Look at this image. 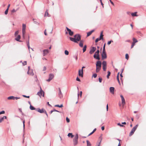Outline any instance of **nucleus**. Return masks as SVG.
I'll return each mask as SVG.
<instances>
[{"mask_svg":"<svg viewBox=\"0 0 146 146\" xmlns=\"http://www.w3.org/2000/svg\"><path fill=\"white\" fill-rule=\"evenodd\" d=\"M69 38L70 40L78 43V41L81 40V36L79 34H76L74 36V38L70 37Z\"/></svg>","mask_w":146,"mask_h":146,"instance_id":"nucleus-1","label":"nucleus"},{"mask_svg":"<svg viewBox=\"0 0 146 146\" xmlns=\"http://www.w3.org/2000/svg\"><path fill=\"white\" fill-rule=\"evenodd\" d=\"M78 135L76 134L73 140V144L74 145L76 146L77 145L78 143Z\"/></svg>","mask_w":146,"mask_h":146,"instance_id":"nucleus-2","label":"nucleus"},{"mask_svg":"<svg viewBox=\"0 0 146 146\" xmlns=\"http://www.w3.org/2000/svg\"><path fill=\"white\" fill-rule=\"evenodd\" d=\"M99 52L100 51L99 50H97L95 52V53L94 55V57L95 58L98 60H99L100 59L99 55Z\"/></svg>","mask_w":146,"mask_h":146,"instance_id":"nucleus-3","label":"nucleus"},{"mask_svg":"<svg viewBox=\"0 0 146 146\" xmlns=\"http://www.w3.org/2000/svg\"><path fill=\"white\" fill-rule=\"evenodd\" d=\"M37 94L38 95L40 98L42 96L43 97L44 96V92L42 90L41 87H40V91L38 92Z\"/></svg>","mask_w":146,"mask_h":146,"instance_id":"nucleus-4","label":"nucleus"},{"mask_svg":"<svg viewBox=\"0 0 146 146\" xmlns=\"http://www.w3.org/2000/svg\"><path fill=\"white\" fill-rule=\"evenodd\" d=\"M49 77L48 79L46 80V81L48 82H49L54 77V74H49Z\"/></svg>","mask_w":146,"mask_h":146,"instance_id":"nucleus-5","label":"nucleus"},{"mask_svg":"<svg viewBox=\"0 0 146 146\" xmlns=\"http://www.w3.org/2000/svg\"><path fill=\"white\" fill-rule=\"evenodd\" d=\"M102 56L103 60L107 58V55L106 51H102Z\"/></svg>","mask_w":146,"mask_h":146,"instance_id":"nucleus-6","label":"nucleus"},{"mask_svg":"<svg viewBox=\"0 0 146 146\" xmlns=\"http://www.w3.org/2000/svg\"><path fill=\"white\" fill-rule=\"evenodd\" d=\"M96 48L94 47H93L90 49L89 52V53L90 54H92L96 50Z\"/></svg>","mask_w":146,"mask_h":146,"instance_id":"nucleus-7","label":"nucleus"},{"mask_svg":"<svg viewBox=\"0 0 146 146\" xmlns=\"http://www.w3.org/2000/svg\"><path fill=\"white\" fill-rule=\"evenodd\" d=\"M58 90H59V92L58 94V97L60 98L61 99L63 98V94L62 93L60 89V88H58Z\"/></svg>","mask_w":146,"mask_h":146,"instance_id":"nucleus-8","label":"nucleus"},{"mask_svg":"<svg viewBox=\"0 0 146 146\" xmlns=\"http://www.w3.org/2000/svg\"><path fill=\"white\" fill-rule=\"evenodd\" d=\"M78 74L79 76L81 77H82L83 76V70L81 69L79 70L78 71Z\"/></svg>","mask_w":146,"mask_h":146,"instance_id":"nucleus-9","label":"nucleus"},{"mask_svg":"<svg viewBox=\"0 0 146 146\" xmlns=\"http://www.w3.org/2000/svg\"><path fill=\"white\" fill-rule=\"evenodd\" d=\"M26 28V25L24 24L22 25V33H25V29Z\"/></svg>","mask_w":146,"mask_h":146,"instance_id":"nucleus-10","label":"nucleus"},{"mask_svg":"<svg viewBox=\"0 0 146 146\" xmlns=\"http://www.w3.org/2000/svg\"><path fill=\"white\" fill-rule=\"evenodd\" d=\"M66 29L70 35L72 36L73 35V32L70 29H69L67 27H66Z\"/></svg>","mask_w":146,"mask_h":146,"instance_id":"nucleus-11","label":"nucleus"},{"mask_svg":"<svg viewBox=\"0 0 146 146\" xmlns=\"http://www.w3.org/2000/svg\"><path fill=\"white\" fill-rule=\"evenodd\" d=\"M120 97L121 99L122 103L123 106L125 104V99L123 96L122 95H120Z\"/></svg>","mask_w":146,"mask_h":146,"instance_id":"nucleus-12","label":"nucleus"},{"mask_svg":"<svg viewBox=\"0 0 146 146\" xmlns=\"http://www.w3.org/2000/svg\"><path fill=\"white\" fill-rule=\"evenodd\" d=\"M30 66H28V67L29 70L27 72V74L29 75H31L33 76L34 75V73H33V71L31 70L30 71Z\"/></svg>","mask_w":146,"mask_h":146,"instance_id":"nucleus-13","label":"nucleus"},{"mask_svg":"<svg viewBox=\"0 0 146 146\" xmlns=\"http://www.w3.org/2000/svg\"><path fill=\"white\" fill-rule=\"evenodd\" d=\"M49 50L48 49H45L43 50V56H45L49 52Z\"/></svg>","mask_w":146,"mask_h":146,"instance_id":"nucleus-14","label":"nucleus"},{"mask_svg":"<svg viewBox=\"0 0 146 146\" xmlns=\"http://www.w3.org/2000/svg\"><path fill=\"white\" fill-rule=\"evenodd\" d=\"M102 63L100 61H98L97 62L96 64V67H101Z\"/></svg>","mask_w":146,"mask_h":146,"instance_id":"nucleus-15","label":"nucleus"},{"mask_svg":"<svg viewBox=\"0 0 146 146\" xmlns=\"http://www.w3.org/2000/svg\"><path fill=\"white\" fill-rule=\"evenodd\" d=\"M114 88L113 87H110V92L113 94L114 93Z\"/></svg>","mask_w":146,"mask_h":146,"instance_id":"nucleus-16","label":"nucleus"},{"mask_svg":"<svg viewBox=\"0 0 146 146\" xmlns=\"http://www.w3.org/2000/svg\"><path fill=\"white\" fill-rule=\"evenodd\" d=\"M44 110L43 109L41 110L40 108H38L37 109L36 111L40 113H42L44 112Z\"/></svg>","mask_w":146,"mask_h":146,"instance_id":"nucleus-17","label":"nucleus"},{"mask_svg":"<svg viewBox=\"0 0 146 146\" xmlns=\"http://www.w3.org/2000/svg\"><path fill=\"white\" fill-rule=\"evenodd\" d=\"M80 41V43H79V46L80 47H83V43L84 42V41L83 40H81Z\"/></svg>","mask_w":146,"mask_h":146,"instance_id":"nucleus-18","label":"nucleus"},{"mask_svg":"<svg viewBox=\"0 0 146 146\" xmlns=\"http://www.w3.org/2000/svg\"><path fill=\"white\" fill-rule=\"evenodd\" d=\"M138 125L137 124L134 127H133V128L131 130L133 131L134 132H135L136 129H137L138 126Z\"/></svg>","mask_w":146,"mask_h":146,"instance_id":"nucleus-19","label":"nucleus"},{"mask_svg":"<svg viewBox=\"0 0 146 146\" xmlns=\"http://www.w3.org/2000/svg\"><path fill=\"white\" fill-rule=\"evenodd\" d=\"M20 38H21L20 36L19 35H18L17 38H16L15 39L16 40H17L18 41L21 42V40H19L20 39Z\"/></svg>","mask_w":146,"mask_h":146,"instance_id":"nucleus-20","label":"nucleus"},{"mask_svg":"<svg viewBox=\"0 0 146 146\" xmlns=\"http://www.w3.org/2000/svg\"><path fill=\"white\" fill-rule=\"evenodd\" d=\"M44 16L45 17H50V16L49 15L48 13V10L47 9L46 11L45 12V13L44 14Z\"/></svg>","mask_w":146,"mask_h":146,"instance_id":"nucleus-21","label":"nucleus"},{"mask_svg":"<svg viewBox=\"0 0 146 146\" xmlns=\"http://www.w3.org/2000/svg\"><path fill=\"white\" fill-rule=\"evenodd\" d=\"M94 31V30H93L91 31H89V32L87 33V36H90L92 33Z\"/></svg>","mask_w":146,"mask_h":146,"instance_id":"nucleus-22","label":"nucleus"},{"mask_svg":"<svg viewBox=\"0 0 146 146\" xmlns=\"http://www.w3.org/2000/svg\"><path fill=\"white\" fill-rule=\"evenodd\" d=\"M101 67H96V72L98 73L99 72L101 69Z\"/></svg>","mask_w":146,"mask_h":146,"instance_id":"nucleus-23","label":"nucleus"},{"mask_svg":"<svg viewBox=\"0 0 146 146\" xmlns=\"http://www.w3.org/2000/svg\"><path fill=\"white\" fill-rule=\"evenodd\" d=\"M7 117L5 116H4L2 117H1L0 118V123L2 122L4 119H6Z\"/></svg>","mask_w":146,"mask_h":146,"instance_id":"nucleus-24","label":"nucleus"},{"mask_svg":"<svg viewBox=\"0 0 146 146\" xmlns=\"http://www.w3.org/2000/svg\"><path fill=\"white\" fill-rule=\"evenodd\" d=\"M68 136L69 137H70L71 138H73L74 136V135H73L72 133H68Z\"/></svg>","mask_w":146,"mask_h":146,"instance_id":"nucleus-25","label":"nucleus"},{"mask_svg":"<svg viewBox=\"0 0 146 146\" xmlns=\"http://www.w3.org/2000/svg\"><path fill=\"white\" fill-rule=\"evenodd\" d=\"M103 32L102 31L100 34V37L99 38L100 39V40H103Z\"/></svg>","mask_w":146,"mask_h":146,"instance_id":"nucleus-26","label":"nucleus"},{"mask_svg":"<svg viewBox=\"0 0 146 146\" xmlns=\"http://www.w3.org/2000/svg\"><path fill=\"white\" fill-rule=\"evenodd\" d=\"M102 66H106L107 63L106 61H103L102 62Z\"/></svg>","mask_w":146,"mask_h":146,"instance_id":"nucleus-27","label":"nucleus"},{"mask_svg":"<svg viewBox=\"0 0 146 146\" xmlns=\"http://www.w3.org/2000/svg\"><path fill=\"white\" fill-rule=\"evenodd\" d=\"M8 99V100H15V97L13 96H11L8 97L7 98Z\"/></svg>","mask_w":146,"mask_h":146,"instance_id":"nucleus-28","label":"nucleus"},{"mask_svg":"<svg viewBox=\"0 0 146 146\" xmlns=\"http://www.w3.org/2000/svg\"><path fill=\"white\" fill-rule=\"evenodd\" d=\"M137 12H135L134 13H131V16L132 17H134V16H137Z\"/></svg>","mask_w":146,"mask_h":146,"instance_id":"nucleus-29","label":"nucleus"},{"mask_svg":"<svg viewBox=\"0 0 146 146\" xmlns=\"http://www.w3.org/2000/svg\"><path fill=\"white\" fill-rule=\"evenodd\" d=\"M133 42L135 44L138 41V40L134 38H133Z\"/></svg>","mask_w":146,"mask_h":146,"instance_id":"nucleus-30","label":"nucleus"},{"mask_svg":"<svg viewBox=\"0 0 146 146\" xmlns=\"http://www.w3.org/2000/svg\"><path fill=\"white\" fill-rule=\"evenodd\" d=\"M86 47H87V46H86V45H85L84 46L83 49V52H84L86 51Z\"/></svg>","mask_w":146,"mask_h":146,"instance_id":"nucleus-31","label":"nucleus"},{"mask_svg":"<svg viewBox=\"0 0 146 146\" xmlns=\"http://www.w3.org/2000/svg\"><path fill=\"white\" fill-rule=\"evenodd\" d=\"M108 74L107 75V78L108 79L109 78V76H110L111 74V72H110L108 71Z\"/></svg>","mask_w":146,"mask_h":146,"instance_id":"nucleus-32","label":"nucleus"},{"mask_svg":"<svg viewBox=\"0 0 146 146\" xmlns=\"http://www.w3.org/2000/svg\"><path fill=\"white\" fill-rule=\"evenodd\" d=\"M30 109L31 110H34L36 109V108H34V107H33L31 105L30 106Z\"/></svg>","mask_w":146,"mask_h":146,"instance_id":"nucleus-33","label":"nucleus"},{"mask_svg":"<svg viewBox=\"0 0 146 146\" xmlns=\"http://www.w3.org/2000/svg\"><path fill=\"white\" fill-rule=\"evenodd\" d=\"M119 73L118 72V74H117V80L118 81V82L120 83V81L119 80Z\"/></svg>","mask_w":146,"mask_h":146,"instance_id":"nucleus-34","label":"nucleus"},{"mask_svg":"<svg viewBox=\"0 0 146 146\" xmlns=\"http://www.w3.org/2000/svg\"><path fill=\"white\" fill-rule=\"evenodd\" d=\"M86 142L87 143V146H91V144L88 140H87Z\"/></svg>","mask_w":146,"mask_h":146,"instance_id":"nucleus-35","label":"nucleus"},{"mask_svg":"<svg viewBox=\"0 0 146 146\" xmlns=\"http://www.w3.org/2000/svg\"><path fill=\"white\" fill-rule=\"evenodd\" d=\"M63 106L62 104H61L60 105H56L55 106V107H58L59 108H61Z\"/></svg>","mask_w":146,"mask_h":146,"instance_id":"nucleus-36","label":"nucleus"},{"mask_svg":"<svg viewBox=\"0 0 146 146\" xmlns=\"http://www.w3.org/2000/svg\"><path fill=\"white\" fill-rule=\"evenodd\" d=\"M64 53H65V55H68L69 54L68 51L66 50H65Z\"/></svg>","mask_w":146,"mask_h":146,"instance_id":"nucleus-37","label":"nucleus"},{"mask_svg":"<svg viewBox=\"0 0 146 146\" xmlns=\"http://www.w3.org/2000/svg\"><path fill=\"white\" fill-rule=\"evenodd\" d=\"M134 133V132L131 130V131L129 133V136H131Z\"/></svg>","mask_w":146,"mask_h":146,"instance_id":"nucleus-38","label":"nucleus"},{"mask_svg":"<svg viewBox=\"0 0 146 146\" xmlns=\"http://www.w3.org/2000/svg\"><path fill=\"white\" fill-rule=\"evenodd\" d=\"M117 125H118L120 127H125V126H124L123 125H122V124H121L120 123H117Z\"/></svg>","mask_w":146,"mask_h":146,"instance_id":"nucleus-39","label":"nucleus"},{"mask_svg":"<svg viewBox=\"0 0 146 146\" xmlns=\"http://www.w3.org/2000/svg\"><path fill=\"white\" fill-rule=\"evenodd\" d=\"M19 9H17L16 10H15L14 9H13L12 11H11V12L12 13H14L15 12H16V11H17Z\"/></svg>","mask_w":146,"mask_h":146,"instance_id":"nucleus-40","label":"nucleus"},{"mask_svg":"<svg viewBox=\"0 0 146 146\" xmlns=\"http://www.w3.org/2000/svg\"><path fill=\"white\" fill-rule=\"evenodd\" d=\"M105 45H106V43H105L103 47L102 51H106V50H105Z\"/></svg>","mask_w":146,"mask_h":146,"instance_id":"nucleus-41","label":"nucleus"},{"mask_svg":"<svg viewBox=\"0 0 146 146\" xmlns=\"http://www.w3.org/2000/svg\"><path fill=\"white\" fill-rule=\"evenodd\" d=\"M8 9H7L6 10L5 12V15H7L8 13Z\"/></svg>","mask_w":146,"mask_h":146,"instance_id":"nucleus-42","label":"nucleus"},{"mask_svg":"<svg viewBox=\"0 0 146 146\" xmlns=\"http://www.w3.org/2000/svg\"><path fill=\"white\" fill-rule=\"evenodd\" d=\"M129 56L128 54H125V58H126V59H127V60H128V59H129Z\"/></svg>","mask_w":146,"mask_h":146,"instance_id":"nucleus-43","label":"nucleus"},{"mask_svg":"<svg viewBox=\"0 0 146 146\" xmlns=\"http://www.w3.org/2000/svg\"><path fill=\"white\" fill-rule=\"evenodd\" d=\"M100 39L99 38H96L95 40V42H98L100 40Z\"/></svg>","mask_w":146,"mask_h":146,"instance_id":"nucleus-44","label":"nucleus"},{"mask_svg":"<svg viewBox=\"0 0 146 146\" xmlns=\"http://www.w3.org/2000/svg\"><path fill=\"white\" fill-rule=\"evenodd\" d=\"M102 68L104 71H105L106 69V66H102Z\"/></svg>","mask_w":146,"mask_h":146,"instance_id":"nucleus-45","label":"nucleus"},{"mask_svg":"<svg viewBox=\"0 0 146 146\" xmlns=\"http://www.w3.org/2000/svg\"><path fill=\"white\" fill-rule=\"evenodd\" d=\"M18 33H19V31H16L15 33V36H16V35H17L18 34Z\"/></svg>","mask_w":146,"mask_h":146,"instance_id":"nucleus-46","label":"nucleus"},{"mask_svg":"<svg viewBox=\"0 0 146 146\" xmlns=\"http://www.w3.org/2000/svg\"><path fill=\"white\" fill-rule=\"evenodd\" d=\"M113 40H111L110 41H109L108 42V45L110 44L111 42H112Z\"/></svg>","mask_w":146,"mask_h":146,"instance_id":"nucleus-47","label":"nucleus"},{"mask_svg":"<svg viewBox=\"0 0 146 146\" xmlns=\"http://www.w3.org/2000/svg\"><path fill=\"white\" fill-rule=\"evenodd\" d=\"M66 119L67 123H69L70 122V119L68 117L66 118Z\"/></svg>","mask_w":146,"mask_h":146,"instance_id":"nucleus-48","label":"nucleus"},{"mask_svg":"<svg viewBox=\"0 0 146 146\" xmlns=\"http://www.w3.org/2000/svg\"><path fill=\"white\" fill-rule=\"evenodd\" d=\"M44 113L46 114L47 117H48V115L46 111L45 110H44Z\"/></svg>","mask_w":146,"mask_h":146,"instance_id":"nucleus-49","label":"nucleus"},{"mask_svg":"<svg viewBox=\"0 0 146 146\" xmlns=\"http://www.w3.org/2000/svg\"><path fill=\"white\" fill-rule=\"evenodd\" d=\"M135 45V44L132 42L131 45V48H132L133 47V46Z\"/></svg>","mask_w":146,"mask_h":146,"instance_id":"nucleus-50","label":"nucleus"},{"mask_svg":"<svg viewBox=\"0 0 146 146\" xmlns=\"http://www.w3.org/2000/svg\"><path fill=\"white\" fill-rule=\"evenodd\" d=\"M93 76L94 78H96V77L97 76V74H94L93 75Z\"/></svg>","mask_w":146,"mask_h":146,"instance_id":"nucleus-51","label":"nucleus"},{"mask_svg":"<svg viewBox=\"0 0 146 146\" xmlns=\"http://www.w3.org/2000/svg\"><path fill=\"white\" fill-rule=\"evenodd\" d=\"M99 82H101L102 80V79L101 78H99L98 79Z\"/></svg>","mask_w":146,"mask_h":146,"instance_id":"nucleus-52","label":"nucleus"},{"mask_svg":"<svg viewBox=\"0 0 146 146\" xmlns=\"http://www.w3.org/2000/svg\"><path fill=\"white\" fill-rule=\"evenodd\" d=\"M5 113V111H2L1 112H0V115L2 114H4Z\"/></svg>","mask_w":146,"mask_h":146,"instance_id":"nucleus-53","label":"nucleus"},{"mask_svg":"<svg viewBox=\"0 0 146 146\" xmlns=\"http://www.w3.org/2000/svg\"><path fill=\"white\" fill-rule=\"evenodd\" d=\"M23 96L24 97H25V98H29V96H26V95H23Z\"/></svg>","mask_w":146,"mask_h":146,"instance_id":"nucleus-54","label":"nucleus"},{"mask_svg":"<svg viewBox=\"0 0 146 146\" xmlns=\"http://www.w3.org/2000/svg\"><path fill=\"white\" fill-rule=\"evenodd\" d=\"M23 65H25L27 64V62L26 61H24L23 62Z\"/></svg>","mask_w":146,"mask_h":146,"instance_id":"nucleus-55","label":"nucleus"},{"mask_svg":"<svg viewBox=\"0 0 146 146\" xmlns=\"http://www.w3.org/2000/svg\"><path fill=\"white\" fill-rule=\"evenodd\" d=\"M76 80L77 81H78L79 82L80 81V79L78 77H77V78H76Z\"/></svg>","mask_w":146,"mask_h":146,"instance_id":"nucleus-56","label":"nucleus"},{"mask_svg":"<svg viewBox=\"0 0 146 146\" xmlns=\"http://www.w3.org/2000/svg\"><path fill=\"white\" fill-rule=\"evenodd\" d=\"M100 3H101V5L103 7L104 4L103 3H102V0H100Z\"/></svg>","mask_w":146,"mask_h":146,"instance_id":"nucleus-57","label":"nucleus"},{"mask_svg":"<svg viewBox=\"0 0 146 146\" xmlns=\"http://www.w3.org/2000/svg\"><path fill=\"white\" fill-rule=\"evenodd\" d=\"M46 68L45 66H44L43 68V70L45 71L46 70Z\"/></svg>","mask_w":146,"mask_h":146,"instance_id":"nucleus-58","label":"nucleus"},{"mask_svg":"<svg viewBox=\"0 0 146 146\" xmlns=\"http://www.w3.org/2000/svg\"><path fill=\"white\" fill-rule=\"evenodd\" d=\"M53 111H57V112H59V113L60 112L59 111H58V110H56L55 109H54L53 110Z\"/></svg>","mask_w":146,"mask_h":146,"instance_id":"nucleus-59","label":"nucleus"},{"mask_svg":"<svg viewBox=\"0 0 146 146\" xmlns=\"http://www.w3.org/2000/svg\"><path fill=\"white\" fill-rule=\"evenodd\" d=\"M46 30L45 29L44 31V34L45 35H47V34L46 32Z\"/></svg>","mask_w":146,"mask_h":146,"instance_id":"nucleus-60","label":"nucleus"},{"mask_svg":"<svg viewBox=\"0 0 146 146\" xmlns=\"http://www.w3.org/2000/svg\"><path fill=\"white\" fill-rule=\"evenodd\" d=\"M101 141H102V139H101L100 141V142L98 143V146H100V143L101 142Z\"/></svg>","mask_w":146,"mask_h":146,"instance_id":"nucleus-61","label":"nucleus"},{"mask_svg":"<svg viewBox=\"0 0 146 146\" xmlns=\"http://www.w3.org/2000/svg\"><path fill=\"white\" fill-rule=\"evenodd\" d=\"M101 129L102 130H104V126H102L101 127Z\"/></svg>","mask_w":146,"mask_h":146,"instance_id":"nucleus-62","label":"nucleus"},{"mask_svg":"<svg viewBox=\"0 0 146 146\" xmlns=\"http://www.w3.org/2000/svg\"><path fill=\"white\" fill-rule=\"evenodd\" d=\"M27 46H29V41H28V42H27Z\"/></svg>","mask_w":146,"mask_h":146,"instance_id":"nucleus-63","label":"nucleus"},{"mask_svg":"<svg viewBox=\"0 0 146 146\" xmlns=\"http://www.w3.org/2000/svg\"><path fill=\"white\" fill-rule=\"evenodd\" d=\"M121 124H122V125H123V124L126 125V123L125 122H122L121 123Z\"/></svg>","mask_w":146,"mask_h":146,"instance_id":"nucleus-64","label":"nucleus"}]
</instances>
